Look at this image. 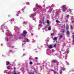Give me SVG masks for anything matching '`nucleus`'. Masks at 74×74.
<instances>
[{"label": "nucleus", "mask_w": 74, "mask_h": 74, "mask_svg": "<svg viewBox=\"0 0 74 74\" xmlns=\"http://www.w3.org/2000/svg\"><path fill=\"white\" fill-rule=\"evenodd\" d=\"M73 34H74V32H73Z\"/></svg>", "instance_id": "e433bc0d"}, {"label": "nucleus", "mask_w": 74, "mask_h": 74, "mask_svg": "<svg viewBox=\"0 0 74 74\" xmlns=\"http://www.w3.org/2000/svg\"><path fill=\"white\" fill-rule=\"evenodd\" d=\"M28 39H27V38H26V41H28Z\"/></svg>", "instance_id": "bb28decb"}, {"label": "nucleus", "mask_w": 74, "mask_h": 74, "mask_svg": "<svg viewBox=\"0 0 74 74\" xmlns=\"http://www.w3.org/2000/svg\"><path fill=\"white\" fill-rule=\"evenodd\" d=\"M40 8H41V7H40Z\"/></svg>", "instance_id": "4c0bfd02"}, {"label": "nucleus", "mask_w": 74, "mask_h": 74, "mask_svg": "<svg viewBox=\"0 0 74 74\" xmlns=\"http://www.w3.org/2000/svg\"><path fill=\"white\" fill-rule=\"evenodd\" d=\"M12 74H16V73L15 72V71H13L12 72Z\"/></svg>", "instance_id": "9b49d317"}, {"label": "nucleus", "mask_w": 74, "mask_h": 74, "mask_svg": "<svg viewBox=\"0 0 74 74\" xmlns=\"http://www.w3.org/2000/svg\"><path fill=\"white\" fill-rule=\"evenodd\" d=\"M32 59L31 58H29V59Z\"/></svg>", "instance_id": "c756f323"}, {"label": "nucleus", "mask_w": 74, "mask_h": 74, "mask_svg": "<svg viewBox=\"0 0 74 74\" xmlns=\"http://www.w3.org/2000/svg\"><path fill=\"white\" fill-rule=\"evenodd\" d=\"M66 32V31L65 30V29H63V31L62 32V33H64V32Z\"/></svg>", "instance_id": "9d476101"}, {"label": "nucleus", "mask_w": 74, "mask_h": 74, "mask_svg": "<svg viewBox=\"0 0 74 74\" xmlns=\"http://www.w3.org/2000/svg\"><path fill=\"white\" fill-rule=\"evenodd\" d=\"M49 48L51 49L52 48V47L51 45H50L49 46Z\"/></svg>", "instance_id": "4468645a"}, {"label": "nucleus", "mask_w": 74, "mask_h": 74, "mask_svg": "<svg viewBox=\"0 0 74 74\" xmlns=\"http://www.w3.org/2000/svg\"><path fill=\"white\" fill-rule=\"evenodd\" d=\"M63 11L64 12L66 11L67 10V8H66L65 7H63Z\"/></svg>", "instance_id": "f03ea898"}, {"label": "nucleus", "mask_w": 74, "mask_h": 74, "mask_svg": "<svg viewBox=\"0 0 74 74\" xmlns=\"http://www.w3.org/2000/svg\"><path fill=\"white\" fill-rule=\"evenodd\" d=\"M54 74H56V73H57V72H56V71H54Z\"/></svg>", "instance_id": "f3484780"}, {"label": "nucleus", "mask_w": 74, "mask_h": 74, "mask_svg": "<svg viewBox=\"0 0 74 74\" xmlns=\"http://www.w3.org/2000/svg\"><path fill=\"white\" fill-rule=\"evenodd\" d=\"M14 69H16V68L15 67H14Z\"/></svg>", "instance_id": "2f4dec72"}, {"label": "nucleus", "mask_w": 74, "mask_h": 74, "mask_svg": "<svg viewBox=\"0 0 74 74\" xmlns=\"http://www.w3.org/2000/svg\"><path fill=\"white\" fill-rule=\"evenodd\" d=\"M7 69H8V70H10V67L9 66H7Z\"/></svg>", "instance_id": "1a4fd4ad"}, {"label": "nucleus", "mask_w": 74, "mask_h": 74, "mask_svg": "<svg viewBox=\"0 0 74 74\" xmlns=\"http://www.w3.org/2000/svg\"><path fill=\"white\" fill-rule=\"evenodd\" d=\"M60 74H62V72H61V71L60 72Z\"/></svg>", "instance_id": "393cba45"}, {"label": "nucleus", "mask_w": 74, "mask_h": 74, "mask_svg": "<svg viewBox=\"0 0 74 74\" xmlns=\"http://www.w3.org/2000/svg\"><path fill=\"white\" fill-rule=\"evenodd\" d=\"M23 42H26V41H23Z\"/></svg>", "instance_id": "7c9ffc66"}, {"label": "nucleus", "mask_w": 74, "mask_h": 74, "mask_svg": "<svg viewBox=\"0 0 74 74\" xmlns=\"http://www.w3.org/2000/svg\"><path fill=\"white\" fill-rule=\"evenodd\" d=\"M52 9H53L52 8H51V9H49V11H52Z\"/></svg>", "instance_id": "ddd939ff"}, {"label": "nucleus", "mask_w": 74, "mask_h": 74, "mask_svg": "<svg viewBox=\"0 0 74 74\" xmlns=\"http://www.w3.org/2000/svg\"><path fill=\"white\" fill-rule=\"evenodd\" d=\"M51 71H53V72H54V71H54V70H52Z\"/></svg>", "instance_id": "c85d7f7f"}, {"label": "nucleus", "mask_w": 74, "mask_h": 74, "mask_svg": "<svg viewBox=\"0 0 74 74\" xmlns=\"http://www.w3.org/2000/svg\"><path fill=\"white\" fill-rule=\"evenodd\" d=\"M56 22H57V23H59V21L56 20Z\"/></svg>", "instance_id": "2eb2a0df"}, {"label": "nucleus", "mask_w": 74, "mask_h": 74, "mask_svg": "<svg viewBox=\"0 0 74 74\" xmlns=\"http://www.w3.org/2000/svg\"><path fill=\"white\" fill-rule=\"evenodd\" d=\"M32 74H34V73H32Z\"/></svg>", "instance_id": "58836bf2"}, {"label": "nucleus", "mask_w": 74, "mask_h": 74, "mask_svg": "<svg viewBox=\"0 0 74 74\" xmlns=\"http://www.w3.org/2000/svg\"><path fill=\"white\" fill-rule=\"evenodd\" d=\"M49 30H51V28L50 27H49L48 28Z\"/></svg>", "instance_id": "f8f14e48"}, {"label": "nucleus", "mask_w": 74, "mask_h": 74, "mask_svg": "<svg viewBox=\"0 0 74 74\" xmlns=\"http://www.w3.org/2000/svg\"><path fill=\"white\" fill-rule=\"evenodd\" d=\"M16 74H19V73H16Z\"/></svg>", "instance_id": "c9c22d12"}, {"label": "nucleus", "mask_w": 74, "mask_h": 74, "mask_svg": "<svg viewBox=\"0 0 74 74\" xmlns=\"http://www.w3.org/2000/svg\"><path fill=\"white\" fill-rule=\"evenodd\" d=\"M66 33L67 35L68 36L70 35V31H69L67 30Z\"/></svg>", "instance_id": "7ed1b4c3"}, {"label": "nucleus", "mask_w": 74, "mask_h": 74, "mask_svg": "<svg viewBox=\"0 0 74 74\" xmlns=\"http://www.w3.org/2000/svg\"><path fill=\"white\" fill-rule=\"evenodd\" d=\"M74 39L73 40V43H74Z\"/></svg>", "instance_id": "473e14b6"}, {"label": "nucleus", "mask_w": 74, "mask_h": 74, "mask_svg": "<svg viewBox=\"0 0 74 74\" xmlns=\"http://www.w3.org/2000/svg\"><path fill=\"white\" fill-rule=\"evenodd\" d=\"M72 23H74V21H72Z\"/></svg>", "instance_id": "a878e982"}, {"label": "nucleus", "mask_w": 74, "mask_h": 74, "mask_svg": "<svg viewBox=\"0 0 74 74\" xmlns=\"http://www.w3.org/2000/svg\"><path fill=\"white\" fill-rule=\"evenodd\" d=\"M41 26V24H39V26Z\"/></svg>", "instance_id": "cd10ccee"}, {"label": "nucleus", "mask_w": 74, "mask_h": 74, "mask_svg": "<svg viewBox=\"0 0 74 74\" xmlns=\"http://www.w3.org/2000/svg\"><path fill=\"white\" fill-rule=\"evenodd\" d=\"M47 24H49V20H47Z\"/></svg>", "instance_id": "6e6552de"}, {"label": "nucleus", "mask_w": 74, "mask_h": 74, "mask_svg": "<svg viewBox=\"0 0 74 74\" xmlns=\"http://www.w3.org/2000/svg\"><path fill=\"white\" fill-rule=\"evenodd\" d=\"M35 59H36V60H38V58L37 57H36L35 58Z\"/></svg>", "instance_id": "5701e85b"}, {"label": "nucleus", "mask_w": 74, "mask_h": 74, "mask_svg": "<svg viewBox=\"0 0 74 74\" xmlns=\"http://www.w3.org/2000/svg\"><path fill=\"white\" fill-rule=\"evenodd\" d=\"M51 36H53V35L52 34H51Z\"/></svg>", "instance_id": "f704fd0d"}, {"label": "nucleus", "mask_w": 74, "mask_h": 74, "mask_svg": "<svg viewBox=\"0 0 74 74\" xmlns=\"http://www.w3.org/2000/svg\"><path fill=\"white\" fill-rule=\"evenodd\" d=\"M56 64L57 65H59V62H57V63H56Z\"/></svg>", "instance_id": "dca6fc26"}, {"label": "nucleus", "mask_w": 74, "mask_h": 74, "mask_svg": "<svg viewBox=\"0 0 74 74\" xmlns=\"http://www.w3.org/2000/svg\"><path fill=\"white\" fill-rule=\"evenodd\" d=\"M32 62H29V63L30 64H32Z\"/></svg>", "instance_id": "aec40b11"}, {"label": "nucleus", "mask_w": 74, "mask_h": 74, "mask_svg": "<svg viewBox=\"0 0 74 74\" xmlns=\"http://www.w3.org/2000/svg\"><path fill=\"white\" fill-rule=\"evenodd\" d=\"M66 17L67 18H68L69 17V15H68L66 16Z\"/></svg>", "instance_id": "6ab92c4d"}, {"label": "nucleus", "mask_w": 74, "mask_h": 74, "mask_svg": "<svg viewBox=\"0 0 74 74\" xmlns=\"http://www.w3.org/2000/svg\"><path fill=\"white\" fill-rule=\"evenodd\" d=\"M72 37H73V39H74V35H73V36H72Z\"/></svg>", "instance_id": "b1692460"}, {"label": "nucleus", "mask_w": 74, "mask_h": 74, "mask_svg": "<svg viewBox=\"0 0 74 74\" xmlns=\"http://www.w3.org/2000/svg\"><path fill=\"white\" fill-rule=\"evenodd\" d=\"M70 26L71 27V29H73V26H72L71 25Z\"/></svg>", "instance_id": "a211bd4d"}, {"label": "nucleus", "mask_w": 74, "mask_h": 74, "mask_svg": "<svg viewBox=\"0 0 74 74\" xmlns=\"http://www.w3.org/2000/svg\"><path fill=\"white\" fill-rule=\"evenodd\" d=\"M67 55H66L65 56V57H67Z\"/></svg>", "instance_id": "72a5a7b5"}, {"label": "nucleus", "mask_w": 74, "mask_h": 74, "mask_svg": "<svg viewBox=\"0 0 74 74\" xmlns=\"http://www.w3.org/2000/svg\"><path fill=\"white\" fill-rule=\"evenodd\" d=\"M6 63L7 65H9L10 62H9L8 61H6Z\"/></svg>", "instance_id": "39448f33"}, {"label": "nucleus", "mask_w": 74, "mask_h": 74, "mask_svg": "<svg viewBox=\"0 0 74 74\" xmlns=\"http://www.w3.org/2000/svg\"><path fill=\"white\" fill-rule=\"evenodd\" d=\"M27 32H26L25 31L23 32V33L22 34V36H23L24 37H25L26 36V34H26Z\"/></svg>", "instance_id": "f257e3e1"}, {"label": "nucleus", "mask_w": 74, "mask_h": 74, "mask_svg": "<svg viewBox=\"0 0 74 74\" xmlns=\"http://www.w3.org/2000/svg\"><path fill=\"white\" fill-rule=\"evenodd\" d=\"M53 47H56V45H54L53 46Z\"/></svg>", "instance_id": "412c9836"}, {"label": "nucleus", "mask_w": 74, "mask_h": 74, "mask_svg": "<svg viewBox=\"0 0 74 74\" xmlns=\"http://www.w3.org/2000/svg\"><path fill=\"white\" fill-rule=\"evenodd\" d=\"M53 40H58V38L56 37H55L53 39Z\"/></svg>", "instance_id": "423d86ee"}, {"label": "nucleus", "mask_w": 74, "mask_h": 74, "mask_svg": "<svg viewBox=\"0 0 74 74\" xmlns=\"http://www.w3.org/2000/svg\"><path fill=\"white\" fill-rule=\"evenodd\" d=\"M60 38H62L63 37V36H62V35H61L60 36Z\"/></svg>", "instance_id": "4be33fe9"}, {"label": "nucleus", "mask_w": 74, "mask_h": 74, "mask_svg": "<svg viewBox=\"0 0 74 74\" xmlns=\"http://www.w3.org/2000/svg\"><path fill=\"white\" fill-rule=\"evenodd\" d=\"M52 62H53V63H58V61L54 60H53L52 61Z\"/></svg>", "instance_id": "0eeeda50"}, {"label": "nucleus", "mask_w": 74, "mask_h": 74, "mask_svg": "<svg viewBox=\"0 0 74 74\" xmlns=\"http://www.w3.org/2000/svg\"><path fill=\"white\" fill-rule=\"evenodd\" d=\"M66 30H69V26L68 25L66 26Z\"/></svg>", "instance_id": "20e7f679"}]
</instances>
